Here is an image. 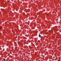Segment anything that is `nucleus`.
<instances>
[{
	"label": "nucleus",
	"mask_w": 61,
	"mask_h": 61,
	"mask_svg": "<svg viewBox=\"0 0 61 61\" xmlns=\"http://www.w3.org/2000/svg\"><path fill=\"white\" fill-rule=\"evenodd\" d=\"M1 28H2V27H1V26H0V29H1Z\"/></svg>",
	"instance_id": "obj_1"
},
{
	"label": "nucleus",
	"mask_w": 61,
	"mask_h": 61,
	"mask_svg": "<svg viewBox=\"0 0 61 61\" xmlns=\"http://www.w3.org/2000/svg\"><path fill=\"white\" fill-rule=\"evenodd\" d=\"M3 59L4 61H5V59L4 58Z\"/></svg>",
	"instance_id": "obj_2"
},
{
	"label": "nucleus",
	"mask_w": 61,
	"mask_h": 61,
	"mask_svg": "<svg viewBox=\"0 0 61 61\" xmlns=\"http://www.w3.org/2000/svg\"><path fill=\"white\" fill-rule=\"evenodd\" d=\"M39 37H41V35H39Z\"/></svg>",
	"instance_id": "obj_3"
}]
</instances>
